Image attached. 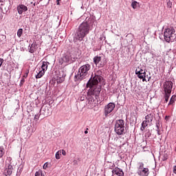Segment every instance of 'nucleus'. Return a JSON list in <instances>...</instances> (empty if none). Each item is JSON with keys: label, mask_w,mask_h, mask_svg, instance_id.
<instances>
[{"label": "nucleus", "mask_w": 176, "mask_h": 176, "mask_svg": "<svg viewBox=\"0 0 176 176\" xmlns=\"http://www.w3.org/2000/svg\"><path fill=\"white\" fill-rule=\"evenodd\" d=\"M94 23L93 17H87L85 22H82L78 27L76 34L75 39L82 42L83 38L90 32V25Z\"/></svg>", "instance_id": "nucleus-1"}, {"label": "nucleus", "mask_w": 176, "mask_h": 176, "mask_svg": "<svg viewBox=\"0 0 176 176\" xmlns=\"http://www.w3.org/2000/svg\"><path fill=\"white\" fill-rule=\"evenodd\" d=\"M91 69V66L89 64H86L81 66L78 69V74L75 76V78L77 80H83L89 76V71Z\"/></svg>", "instance_id": "nucleus-2"}, {"label": "nucleus", "mask_w": 176, "mask_h": 176, "mask_svg": "<svg viewBox=\"0 0 176 176\" xmlns=\"http://www.w3.org/2000/svg\"><path fill=\"white\" fill-rule=\"evenodd\" d=\"M164 40L168 43L170 42H174L175 39V30L173 28H168L165 30L164 32Z\"/></svg>", "instance_id": "nucleus-3"}, {"label": "nucleus", "mask_w": 176, "mask_h": 176, "mask_svg": "<svg viewBox=\"0 0 176 176\" xmlns=\"http://www.w3.org/2000/svg\"><path fill=\"white\" fill-rule=\"evenodd\" d=\"M102 80V77L98 75V72L95 73V76L93 77L92 80H89L87 83V87H93V86H97L98 83H100Z\"/></svg>", "instance_id": "nucleus-4"}, {"label": "nucleus", "mask_w": 176, "mask_h": 176, "mask_svg": "<svg viewBox=\"0 0 176 176\" xmlns=\"http://www.w3.org/2000/svg\"><path fill=\"white\" fill-rule=\"evenodd\" d=\"M138 174L140 176L149 175V169L148 168H144V163L139 162L138 167Z\"/></svg>", "instance_id": "nucleus-5"}, {"label": "nucleus", "mask_w": 176, "mask_h": 176, "mask_svg": "<svg viewBox=\"0 0 176 176\" xmlns=\"http://www.w3.org/2000/svg\"><path fill=\"white\" fill-rule=\"evenodd\" d=\"M135 74L138 75L139 79H142V82H146V72L142 69V67H137L135 69Z\"/></svg>", "instance_id": "nucleus-6"}, {"label": "nucleus", "mask_w": 176, "mask_h": 176, "mask_svg": "<svg viewBox=\"0 0 176 176\" xmlns=\"http://www.w3.org/2000/svg\"><path fill=\"white\" fill-rule=\"evenodd\" d=\"M164 94H171L173 90V82L166 81L163 85Z\"/></svg>", "instance_id": "nucleus-7"}, {"label": "nucleus", "mask_w": 176, "mask_h": 176, "mask_svg": "<svg viewBox=\"0 0 176 176\" xmlns=\"http://www.w3.org/2000/svg\"><path fill=\"white\" fill-rule=\"evenodd\" d=\"M91 89L88 92V96H98L101 91V88L100 87H96V86H92L91 87H89Z\"/></svg>", "instance_id": "nucleus-8"}, {"label": "nucleus", "mask_w": 176, "mask_h": 176, "mask_svg": "<svg viewBox=\"0 0 176 176\" xmlns=\"http://www.w3.org/2000/svg\"><path fill=\"white\" fill-rule=\"evenodd\" d=\"M94 63L98 67H102L105 65V62L102 61V56H96L94 58Z\"/></svg>", "instance_id": "nucleus-9"}, {"label": "nucleus", "mask_w": 176, "mask_h": 176, "mask_svg": "<svg viewBox=\"0 0 176 176\" xmlns=\"http://www.w3.org/2000/svg\"><path fill=\"white\" fill-rule=\"evenodd\" d=\"M87 105L89 109H93L96 107V100L93 97L89 96L87 101Z\"/></svg>", "instance_id": "nucleus-10"}, {"label": "nucleus", "mask_w": 176, "mask_h": 176, "mask_svg": "<svg viewBox=\"0 0 176 176\" xmlns=\"http://www.w3.org/2000/svg\"><path fill=\"white\" fill-rule=\"evenodd\" d=\"M17 10L19 14H23V12H27V10H28V8L23 4H19L17 7Z\"/></svg>", "instance_id": "nucleus-11"}, {"label": "nucleus", "mask_w": 176, "mask_h": 176, "mask_svg": "<svg viewBox=\"0 0 176 176\" xmlns=\"http://www.w3.org/2000/svg\"><path fill=\"white\" fill-rule=\"evenodd\" d=\"M13 173V166L9 164L8 166V168H6L5 170H4V175L6 176H8V175H12V173Z\"/></svg>", "instance_id": "nucleus-12"}, {"label": "nucleus", "mask_w": 176, "mask_h": 176, "mask_svg": "<svg viewBox=\"0 0 176 176\" xmlns=\"http://www.w3.org/2000/svg\"><path fill=\"white\" fill-rule=\"evenodd\" d=\"M145 119L148 122V123L152 124V122L155 119V113H151L149 114H147L145 117Z\"/></svg>", "instance_id": "nucleus-13"}, {"label": "nucleus", "mask_w": 176, "mask_h": 176, "mask_svg": "<svg viewBox=\"0 0 176 176\" xmlns=\"http://www.w3.org/2000/svg\"><path fill=\"white\" fill-rule=\"evenodd\" d=\"M113 176H124V173L120 168H116L112 170Z\"/></svg>", "instance_id": "nucleus-14"}, {"label": "nucleus", "mask_w": 176, "mask_h": 176, "mask_svg": "<svg viewBox=\"0 0 176 176\" xmlns=\"http://www.w3.org/2000/svg\"><path fill=\"white\" fill-rule=\"evenodd\" d=\"M115 132L118 134V135H122L124 133V126L114 127Z\"/></svg>", "instance_id": "nucleus-15"}, {"label": "nucleus", "mask_w": 176, "mask_h": 176, "mask_svg": "<svg viewBox=\"0 0 176 176\" xmlns=\"http://www.w3.org/2000/svg\"><path fill=\"white\" fill-rule=\"evenodd\" d=\"M115 127H124V120H118L116 122Z\"/></svg>", "instance_id": "nucleus-16"}, {"label": "nucleus", "mask_w": 176, "mask_h": 176, "mask_svg": "<svg viewBox=\"0 0 176 176\" xmlns=\"http://www.w3.org/2000/svg\"><path fill=\"white\" fill-rule=\"evenodd\" d=\"M111 113V103H109L107 106L104 107V115L105 116H108Z\"/></svg>", "instance_id": "nucleus-17"}, {"label": "nucleus", "mask_w": 176, "mask_h": 176, "mask_svg": "<svg viewBox=\"0 0 176 176\" xmlns=\"http://www.w3.org/2000/svg\"><path fill=\"white\" fill-rule=\"evenodd\" d=\"M63 61H64V63H69V61H71V56L65 55L63 58Z\"/></svg>", "instance_id": "nucleus-18"}, {"label": "nucleus", "mask_w": 176, "mask_h": 176, "mask_svg": "<svg viewBox=\"0 0 176 176\" xmlns=\"http://www.w3.org/2000/svg\"><path fill=\"white\" fill-rule=\"evenodd\" d=\"M41 71H43V72H45V71H47V63L46 62H43L41 65Z\"/></svg>", "instance_id": "nucleus-19"}, {"label": "nucleus", "mask_w": 176, "mask_h": 176, "mask_svg": "<svg viewBox=\"0 0 176 176\" xmlns=\"http://www.w3.org/2000/svg\"><path fill=\"white\" fill-rule=\"evenodd\" d=\"M43 75H45V72L40 70L36 76V79H40V78H42Z\"/></svg>", "instance_id": "nucleus-20"}, {"label": "nucleus", "mask_w": 176, "mask_h": 176, "mask_svg": "<svg viewBox=\"0 0 176 176\" xmlns=\"http://www.w3.org/2000/svg\"><path fill=\"white\" fill-rule=\"evenodd\" d=\"M147 126H148V121L146 120L143 121L142 123V127H141L142 131H144V130H145V127H146Z\"/></svg>", "instance_id": "nucleus-21"}, {"label": "nucleus", "mask_w": 176, "mask_h": 176, "mask_svg": "<svg viewBox=\"0 0 176 176\" xmlns=\"http://www.w3.org/2000/svg\"><path fill=\"white\" fill-rule=\"evenodd\" d=\"M138 5H140V3L134 1L131 3V7L133 8V9H137V8H138Z\"/></svg>", "instance_id": "nucleus-22"}, {"label": "nucleus", "mask_w": 176, "mask_h": 176, "mask_svg": "<svg viewBox=\"0 0 176 176\" xmlns=\"http://www.w3.org/2000/svg\"><path fill=\"white\" fill-rule=\"evenodd\" d=\"M175 95L172 96V97L170 98V100L168 102V105H173V104H174V102H175Z\"/></svg>", "instance_id": "nucleus-23"}, {"label": "nucleus", "mask_w": 176, "mask_h": 176, "mask_svg": "<svg viewBox=\"0 0 176 176\" xmlns=\"http://www.w3.org/2000/svg\"><path fill=\"white\" fill-rule=\"evenodd\" d=\"M35 46H36V44H32L31 45V46L30 47V50H29L30 53H34Z\"/></svg>", "instance_id": "nucleus-24"}, {"label": "nucleus", "mask_w": 176, "mask_h": 176, "mask_svg": "<svg viewBox=\"0 0 176 176\" xmlns=\"http://www.w3.org/2000/svg\"><path fill=\"white\" fill-rule=\"evenodd\" d=\"M170 96L171 94H164V98L166 102H168V99L170 98Z\"/></svg>", "instance_id": "nucleus-25"}, {"label": "nucleus", "mask_w": 176, "mask_h": 176, "mask_svg": "<svg viewBox=\"0 0 176 176\" xmlns=\"http://www.w3.org/2000/svg\"><path fill=\"white\" fill-rule=\"evenodd\" d=\"M5 148H3V146H0V159L1 157H3V155H5Z\"/></svg>", "instance_id": "nucleus-26"}, {"label": "nucleus", "mask_w": 176, "mask_h": 176, "mask_svg": "<svg viewBox=\"0 0 176 176\" xmlns=\"http://www.w3.org/2000/svg\"><path fill=\"white\" fill-rule=\"evenodd\" d=\"M167 8L169 10H173V2L170 0L167 1Z\"/></svg>", "instance_id": "nucleus-27"}, {"label": "nucleus", "mask_w": 176, "mask_h": 176, "mask_svg": "<svg viewBox=\"0 0 176 176\" xmlns=\"http://www.w3.org/2000/svg\"><path fill=\"white\" fill-rule=\"evenodd\" d=\"M55 157H56V159H57V160H58L61 158V150L56 152V153L55 155Z\"/></svg>", "instance_id": "nucleus-28"}, {"label": "nucleus", "mask_w": 176, "mask_h": 176, "mask_svg": "<svg viewBox=\"0 0 176 176\" xmlns=\"http://www.w3.org/2000/svg\"><path fill=\"white\" fill-rule=\"evenodd\" d=\"M23 35V29H19L17 32V36L19 38H21V36Z\"/></svg>", "instance_id": "nucleus-29"}, {"label": "nucleus", "mask_w": 176, "mask_h": 176, "mask_svg": "<svg viewBox=\"0 0 176 176\" xmlns=\"http://www.w3.org/2000/svg\"><path fill=\"white\" fill-rule=\"evenodd\" d=\"M167 159H168V155H167V154H166L164 155L162 160H163V162H166V160H167Z\"/></svg>", "instance_id": "nucleus-30"}, {"label": "nucleus", "mask_w": 176, "mask_h": 176, "mask_svg": "<svg viewBox=\"0 0 176 176\" xmlns=\"http://www.w3.org/2000/svg\"><path fill=\"white\" fill-rule=\"evenodd\" d=\"M42 174V170H38L36 172L35 176H40Z\"/></svg>", "instance_id": "nucleus-31"}, {"label": "nucleus", "mask_w": 176, "mask_h": 176, "mask_svg": "<svg viewBox=\"0 0 176 176\" xmlns=\"http://www.w3.org/2000/svg\"><path fill=\"white\" fill-rule=\"evenodd\" d=\"M111 111L112 112V111H113V109H115V104L114 103H111Z\"/></svg>", "instance_id": "nucleus-32"}, {"label": "nucleus", "mask_w": 176, "mask_h": 176, "mask_svg": "<svg viewBox=\"0 0 176 176\" xmlns=\"http://www.w3.org/2000/svg\"><path fill=\"white\" fill-rule=\"evenodd\" d=\"M56 82L57 83H63V78H57Z\"/></svg>", "instance_id": "nucleus-33"}, {"label": "nucleus", "mask_w": 176, "mask_h": 176, "mask_svg": "<svg viewBox=\"0 0 176 176\" xmlns=\"http://www.w3.org/2000/svg\"><path fill=\"white\" fill-rule=\"evenodd\" d=\"M61 151V153L62 155H63V156H65V155H67V152H65V150H60Z\"/></svg>", "instance_id": "nucleus-34"}, {"label": "nucleus", "mask_w": 176, "mask_h": 176, "mask_svg": "<svg viewBox=\"0 0 176 176\" xmlns=\"http://www.w3.org/2000/svg\"><path fill=\"white\" fill-rule=\"evenodd\" d=\"M43 168L44 170H46V168H47V162H46L45 164H44L43 166Z\"/></svg>", "instance_id": "nucleus-35"}, {"label": "nucleus", "mask_w": 176, "mask_h": 176, "mask_svg": "<svg viewBox=\"0 0 176 176\" xmlns=\"http://www.w3.org/2000/svg\"><path fill=\"white\" fill-rule=\"evenodd\" d=\"M156 127L157 128V134H158V135H160V130H159V125L157 124Z\"/></svg>", "instance_id": "nucleus-36"}, {"label": "nucleus", "mask_w": 176, "mask_h": 176, "mask_svg": "<svg viewBox=\"0 0 176 176\" xmlns=\"http://www.w3.org/2000/svg\"><path fill=\"white\" fill-rule=\"evenodd\" d=\"M2 64H3V60L0 58V67H2Z\"/></svg>", "instance_id": "nucleus-37"}, {"label": "nucleus", "mask_w": 176, "mask_h": 176, "mask_svg": "<svg viewBox=\"0 0 176 176\" xmlns=\"http://www.w3.org/2000/svg\"><path fill=\"white\" fill-rule=\"evenodd\" d=\"M173 173L174 174H176V166H173Z\"/></svg>", "instance_id": "nucleus-38"}, {"label": "nucleus", "mask_w": 176, "mask_h": 176, "mask_svg": "<svg viewBox=\"0 0 176 176\" xmlns=\"http://www.w3.org/2000/svg\"><path fill=\"white\" fill-rule=\"evenodd\" d=\"M61 0H56V5H58V6H60V1Z\"/></svg>", "instance_id": "nucleus-39"}, {"label": "nucleus", "mask_w": 176, "mask_h": 176, "mask_svg": "<svg viewBox=\"0 0 176 176\" xmlns=\"http://www.w3.org/2000/svg\"><path fill=\"white\" fill-rule=\"evenodd\" d=\"M34 119H36L38 120V119H39V116H38V115H35Z\"/></svg>", "instance_id": "nucleus-40"}, {"label": "nucleus", "mask_w": 176, "mask_h": 176, "mask_svg": "<svg viewBox=\"0 0 176 176\" xmlns=\"http://www.w3.org/2000/svg\"><path fill=\"white\" fill-rule=\"evenodd\" d=\"M46 109H47V111H49V107H45V110H46Z\"/></svg>", "instance_id": "nucleus-41"}, {"label": "nucleus", "mask_w": 176, "mask_h": 176, "mask_svg": "<svg viewBox=\"0 0 176 176\" xmlns=\"http://www.w3.org/2000/svg\"><path fill=\"white\" fill-rule=\"evenodd\" d=\"M87 133H89V131H85V134H87Z\"/></svg>", "instance_id": "nucleus-42"}, {"label": "nucleus", "mask_w": 176, "mask_h": 176, "mask_svg": "<svg viewBox=\"0 0 176 176\" xmlns=\"http://www.w3.org/2000/svg\"><path fill=\"white\" fill-rule=\"evenodd\" d=\"M41 176H45V175L42 174V172H41Z\"/></svg>", "instance_id": "nucleus-43"}, {"label": "nucleus", "mask_w": 176, "mask_h": 176, "mask_svg": "<svg viewBox=\"0 0 176 176\" xmlns=\"http://www.w3.org/2000/svg\"><path fill=\"white\" fill-rule=\"evenodd\" d=\"M23 82H24V80H21V83H23Z\"/></svg>", "instance_id": "nucleus-44"}, {"label": "nucleus", "mask_w": 176, "mask_h": 176, "mask_svg": "<svg viewBox=\"0 0 176 176\" xmlns=\"http://www.w3.org/2000/svg\"><path fill=\"white\" fill-rule=\"evenodd\" d=\"M150 79H151V77L148 78V80H150Z\"/></svg>", "instance_id": "nucleus-45"}, {"label": "nucleus", "mask_w": 176, "mask_h": 176, "mask_svg": "<svg viewBox=\"0 0 176 176\" xmlns=\"http://www.w3.org/2000/svg\"><path fill=\"white\" fill-rule=\"evenodd\" d=\"M81 100L83 101V98H81Z\"/></svg>", "instance_id": "nucleus-46"}, {"label": "nucleus", "mask_w": 176, "mask_h": 176, "mask_svg": "<svg viewBox=\"0 0 176 176\" xmlns=\"http://www.w3.org/2000/svg\"><path fill=\"white\" fill-rule=\"evenodd\" d=\"M81 100L83 101V98H81Z\"/></svg>", "instance_id": "nucleus-47"}, {"label": "nucleus", "mask_w": 176, "mask_h": 176, "mask_svg": "<svg viewBox=\"0 0 176 176\" xmlns=\"http://www.w3.org/2000/svg\"><path fill=\"white\" fill-rule=\"evenodd\" d=\"M166 118L167 119V116H166Z\"/></svg>", "instance_id": "nucleus-48"}, {"label": "nucleus", "mask_w": 176, "mask_h": 176, "mask_svg": "<svg viewBox=\"0 0 176 176\" xmlns=\"http://www.w3.org/2000/svg\"><path fill=\"white\" fill-rule=\"evenodd\" d=\"M166 118L167 119V116H166Z\"/></svg>", "instance_id": "nucleus-49"}, {"label": "nucleus", "mask_w": 176, "mask_h": 176, "mask_svg": "<svg viewBox=\"0 0 176 176\" xmlns=\"http://www.w3.org/2000/svg\"><path fill=\"white\" fill-rule=\"evenodd\" d=\"M39 1H42V0H39Z\"/></svg>", "instance_id": "nucleus-50"}]
</instances>
